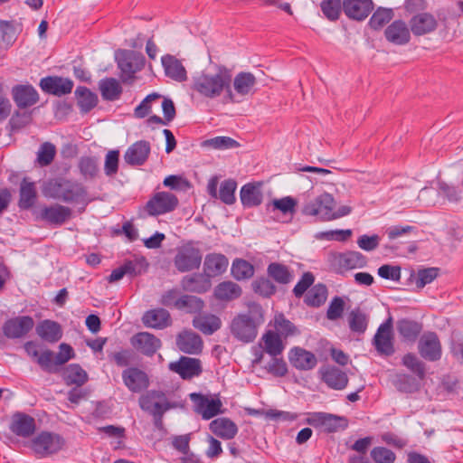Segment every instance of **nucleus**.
<instances>
[{
  "mask_svg": "<svg viewBox=\"0 0 463 463\" xmlns=\"http://www.w3.org/2000/svg\"><path fill=\"white\" fill-rule=\"evenodd\" d=\"M203 307L204 302L202 298L193 295H182L177 310H184L189 314H200Z\"/></svg>",
  "mask_w": 463,
  "mask_h": 463,
  "instance_id": "8fccbe9b",
  "label": "nucleus"
},
{
  "mask_svg": "<svg viewBox=\"0 0 463 463\" xmlns=\"http://www.w3.org/2000/svg\"><path fill=\"white\" fill-rule=\"evenodd\" d=\"M202 259L203 255L200 249L194 247L192 243H187L177 250L174 258V264L179 272L184 273L198 269Z\"/></svg>",
  "mask_w": 463,
  "mask_h": 463,
  "instance_id": "0eeeda50",
  "label": "nucleus"
},
{
  "mask_svg": "<svg viewBox=\"0 0 463 463\" xmlns=\"http://www.w3.org/2000/svg\"><path fill=\"white\" fill-rule=\"evenodd\" d=\"M130 343L132 346L142 354L152 357L161 347V340L149 332H138L135 334Z\"/></svg>",
  "mask_w": 463,
  "mask_h": 463,
  "instance_id": "412c9836",
  "label": "nucleus"
},
{
  "mask_svg": "<svg viewBox=\"0 0 463 463\" xmlns=\"http://www.w3.org/2000/svg\"><path fill=\"white\" fill-rule=\"evenodd\" d=\"M189 397L194 402V411L201 415L203 420H207L223 413L222 402L218 395L215 398H209V396L200 392H192Z\"/></svg>",
  "mask_w": 463,
  "mask_h": 463,
  "instance_id": "1a4fd4ad",
  "label": "nucleus"
},
{
  "mask_svg": "<svg viewBox=\"0 0 463 463\" xmlns=\"http://www.w3.org/2000/svg\"><path fill=\"white\" fill-rule=\"evenodd\" d=\"M265 345V351L271 356H278L282 354L285 345L281 336L272 330H268L262 336Z\"/></svg>",
  "mask_w": 463,
  "mask_h": 463,
  "instance_id": "c03bdc74",
  "label": "nucleus"
},
{
  "mask_svg": "<svg viewBox=\"0 0 463 463\" xmlns=\"http://www.w3.org/2000/svg\"><path fill=\"white\" fill-rule=\"evenodd\" d=\"M394 16V12L392 8L378 7L372 14L368 24L375 31L381 30L387 24Z\"/></svg>",
  "mask_w": 463,
  "mask_h": 463,
  "instance_id": "de8ad7c7",
  "label": "nucleus"
},
{
  "mask_svg": "<svg viewBox=\"0 0 463 463\" xmlns=\"http://www.w3.org/2000/svg\"><path fill=\"white\" fill-rule=\"evenodd\" d=\"M64 379L67 384L82 386L88 381V374L80 364H71L65 370Z\"/></svg>",
  "mask_w": 463,
  "mask_h": 463,
  "instance_id": "603ef678",
  "label": "nucleus"
},
{
  "mask_svg": "<svg viewBox=\"0 0 463 463\" xmlns=\"http://www.w3.org/2000/svg\"><path fill=\"white\" fill-rule=\"evenodd\" d=\"M143 323L146 326L164 329L172 324L170 313L163 308H154L146 311L143 317Z\"/></svg>",
  "mask_w": 463,
  "mask_h": 463,
  "instance_id": "2f4dec72",
  "label": "nucleus"
},
{
  "mask_svg": "<svg viewBox=\"0 0 463 463\" xmlns=\"http://www.w3.org/2000/svg\"><path fill=\"white\" fill-rule=\"evenodd\" d=\"M327 297V288L324 284H317L307 291L305 303L307 306L317 307L325 303Z\"/></svg>",
  "mask_w": 463,
  "mask_h": 463,
  "instance_id": "3c124183",
  "label": "nucleus"
},
{
  "mask_svg": "<svg viewBox=\"0 0 463 463\" xmlns=\"http://www.w3.org/2000/svg\"><path fill=\"white\" fill-rule=\"evenodd\" d=\"M418 349L420 356L427 361L436 362L441 358V344L435 332L424 334L419 341Z\"/></svg>",
  "mask_w": 463,
  "mask_h": 463,
  "instance_id": "dca6fc26",
  "label": "nucleus"
},
{
  "mask_svg": "<svg viewBox=\"0 0 463 463\" xmlns=\"http://www.w3.org/2000/svg\"><path fill=\"white\" fill-rule=\"evenodd\" d=\"M168 401L165 392L160 390H150L139 397L138 403L141 409H148L149 403Z\"/></svg>",
  "mask_w": 463,
  "mask_h": 463,
  "instance_id": "0e129e2a",
  "label": "nucleus"
},
{
  "mask_svg": "<svg viewBox=\"0 0 463 463\" xmlns=\"http://www.w3.org/2000/svg\"><path fill=\"white\" fill-rule=\"evenodd\" d=\"M32 115L26 111H15L9 119L8 125L12 132H18L32 122Z\"/></svg>",
  "mask_w": 463,
  "mask_h": 463,
  "instance_id": "052dcab7",
  "label": "nucleus"
},
{
  "mask_svg": "<svg viewBox=\"0 0 463 463\" xmlns=\"http://www.w3.org/2000/svg\"><path fill=\"white\" fill-rule=\"evenodd\" d=\"M288 360L293 367L300 371H308L316 367V355L302 347L295 346L288 353Z\"/></svg>",
  "mask_w": 463,
  "mask_h": 463,
  "instance_id": "a878e982",
  "label": "nucleus"
},
{
  "mask_svg": "<svg viewBox=\"0 0 463 463\" xmlns=\"http://www.w3.org/2000/svg\"><path fill=\"white\" fill-rule=\"evenodd\" d=\"M79 168L86 178H94L99 173L98 159L93 156H82L79 162Z\"/></svg>",
  "mask_w": 463,
  "mask_h": 463,
  "instance_id": "e2e57ef3",
  "label": "nucleus"
},
{
  "mask_svg": "<svg viewBox=\"0 0 463 463\" xmlns=\"http://www.w3.org/2000/svg\"><path fill=\"white\" fill-rule=\"evenodd\" d=\"M335 204L334 197L328 193H323L307 203L302 213L308 216H317L321 221H331Z\"/></svg>",
  "mask_w": 463,
  "mask_h": 463,
  "instance_id": "6e6552de",
  "label": "nucleus"
},
{
  "mask_svg": "<svg viewBox=\"0 0 463 463\" xmlns=\"http://www.w3.org/2000/svg\"><path fill=\"white\" fill-rule=\"evenodd\" d=\"M71 209L61 204L45 205L41 209L40 219L50 225L61 226L71 219Z\"/></svg>",
  "mask_w": 463,
  "mask_h": 463,
  "instance_id": "4be33fe9",
  "label": "nucleus"
},
{
  "mask_svg": "<svg viewBox=\"0 0 463 463\" xmlns=\"http://www.w3.org/2000/svg\"><path fill=\"white\" fill-rule=\"evenodd\" d=\"M9 430L18 437L30 438L36 430V422L31 415L16 411L12 415Z\"/></svg>",
  "mask_w": 463,
  "mask_h": 463,
  "instance_id": "a211bd4d",
  "label": "nucleus"
},
{
  "mask_svg": "<svg viewBox=\"0 0 463 463\" xmlns=\"http://www.w3.org/2000/svg\"><path fill=\"white\" fill-rule=\"evenodd\" d=\"M99 88L104 100H118L123 91L120 83L115 78H105L99 83Z\"/></svg>",
  "mask_w": 463,
  "mask_h": 463,
  "instance_id": "37998d69",
  "label": "nucleus"
},
{
  "mask_svg": "<svg viewBox=\"0 0 463 463\" xmlns=\"http://www.w3.org/2000/svg\"><path fill=\"white\" fill-rule=\"evenodd\" d=\"M264 322L263 309L259 304L250 306L247 313L239 314L232 320V335L243 343L252 342L258 334V327Z\"/></svg>",
  "mask_w": 463,
  "mask_h": 463,
  "instance_id": "f03ea898",
  "label": "nucleus"
},
{
  "mask_svg": "<svg viewBox=\"0 0 463 463\" xmlns=\"http://www.w3.org/2000/svg\"><path fill=\"white\" fill-rule=\"evenodd\" d=\"M55 156V146L50 142H45L41 145L37 153V163L41 166H47L52 164Z\"/></svg>",
  "mask_w": 463,
  "mask_h": 463,
  "instance_id": "680f3d73",
  "label": "nucleus"
},
{
  "mask_svg": "<svg viewBox=\"0 0 463 463\" xmlns=\"http://www.w3.org/2000/svg\"><path fill=\"white\" fill-rule=\"evenodd\" d=\"M274 326L276 333L284 338L299 334L298 327L290 320L286 318L282 313L275 316Z\"/></svg>",
  "mask_w": 463,
  "mask_h": 463,
  "instance_id": "864d4df0",
  "label": "nucleus"
},
{
  "mask_svg": "<svg viewBox=\"0 0 463 463\" xmlns=\"http://www.w3.org/2000/svg\"><path fill=\"white\" fill-rule=\"evenodd\" d=\"M322 381L334 390H343L348 383L347 374L335 366L321 369Z\"/></svg>",
  "mask_w": 463,
  "mask_h": 463,
  "instance_id": "f704fd0d",
  "label": "nucleus"
},
{
  "mask_svg": "<svg viewBox=\"0 0 463 463\" xmlns=\"http://www.w3.org/2000/svg\"><path fill=\"white\" fill-rule=\"evenodd\" d=\"M422 323L411 318H400L396 322V330L402 342L414 344L422 332Z\"/></svg>",
  "mask_w": 463,
  "mask_h": 463,
  "instance_id": "b1692460",
  "label": "nucleus"
},
{
  "mask_svg": "<svg viewBox=\"0 0 463 463\" xmlns=\"http://www.w3.org/2000/svg\"><path fill=\"white\" fill-rule=\"evenodd\" d=\"M170 368L177 373L182 379H191L202 373L199 359L183 356L175 364H171Z\"/></svg>",
  "mask_w": 463,
  "mask_h": 463,
  "instance_id": "cd10ccee",
  "label": "nucleus"
},
{
  "mask_svg": "<svg viewBox=\"0 0 463 463\" xmlns=\"http://www.w3.org/2000/svg\"><path fill=\"white\" fill-rule=\"evenodd\" d=\"M267 275L280 285H287L294 279L293 271L287 265L280 262H270L267 267Z\"/></svg>",
  "mask_w": 463,
  "mask_h": 463,
  "instance_id": "ea45409f",
  "label": "nucleus"
},
{
  "mask_svg": "<svg viewBox=\"0 0 463 463\" xmlns=\"http://www.w3.org/2000/svg\"><path fill=\"white\" fill-rule=\"evenodd\" d=\"M181 296L182 294L178 288H171L163 292L159 298V303L163 307L171 309H177Z\"/></svg>",
  "mask_w": 463,
  "mask_h": 463,
  "instance_id": "338daca9",
  "label": "nucleus"
},
{
  "mask_svg": "<svg viewBox=\"0 0 463 463\" xmlns=\"http://www.w3.org/2000/svg\"><path fill=\"white\" fill-rule=\"evenodd\" d=\"M162 66L164 67L165 73L170 79L182 82L186 80L187 72L181 61L174 55L165 54L161 58Z\"/></svg>",
  "mask_w": 463,
  "mask_h": 463,
  "instance_id": "7c9ffc66",
  "label": "nucleus"
},
{
  "mask_svg": "<svg viewBox=\"0 0 463 463\" xmlns=\"http://www.w3.org/2000/svg\"><path fill=\"white\" fill-rule=\"evenodd\" d=\"M52 189V196L65 203L79 202L87 195V190L81 184L69 180L56 182Z\"/></svg>",
  "mask_w": 463,
  "mask_h": 463,
  "instance_id": "9b49d317",
  "label": "nucleus"
},
{
  "mask_svg": "<svg viewBox=\"0 0 463 463\" xmlns=\"http://www.w3.org/2000/svg\"><path fill=\"white\" fill-rule=\"evenodd\" d=\"M256 83V77L251 72L246 71L239 72L232 81L236 93L242 97L253 94Z\"/></svg>",
  "mask_w": 463,
  "mask_h": 463,
  "instance_id": "a19ab883",
  "label": "nucleus"
},
{
  "mask_svg": "<svg viewBox=\"0 0 463 463\" xmlns=\"http://www.w3.org/2000/svg\"><path fill=\"white\" fill-rule=\"evenodd\" d=\"M37 199L35 184L29 181L27 177L23 178L20 184L18 207L21 210L31 209Z\"/></svg>",
  "mask_w": 463,
  "mask_h": 463,
  "instance_id": "c9c22d12",
  "label": "nucleus"
},
{
  "mask_svg": "<svg viewBox=\"0 0 463 463\" xmlns=\"http://www.w3.org/2000/svg\"><path fill=\"white\" fill-rule=\"evenodd\" d=\"M320 9L324 16L330 22H336L343 11L342 0H322Z\"/></svg>",
  "mask_w": 463,
  "mask_h": 463,
  "instance_id": "5fc2aeb1",
  "label": "nucleus"
},
{
  "mask_svg": "<svg viewBox=\"0 0 463 463\" xmlns=\"http://www.w3.org/2000/svg\"><path fill=\"white\" fill-rule=\"evenodd\" d=\"M119 151L110 150L106 155L104 172L108 176L115 175L118 171Z\"/></svg>",
  "mask_w": 463,
  "mask_h": 463,
  "instance_id": "774afa93",
  "label": "nucleus"
},
{
  "mask_svg": "<svg viewBox=\"0 0 463 463\" xmlns=\"http://www.w3.org/2000/svg\"><path fill=\"white\" fill-rule=\"evenodd\" d=\"M151 151L150 143L146 140H139L132 144L124 154L125 162L132 166L143 165Z\"/></svg>",
  "mask_w": 463,
  "mask_h": 463,
  "instance_id": "393cba45",
  "label": "nucleus"
},
{
  "mask_svg": "<svg viewBox=\"0 0 463 463\" xmlns=\"http://www.w3.org/2000/svg\"><path fill=\"white\" fill-rule=\"evenodd\" d=\"M34 326V321L30 316H19L7 319L2 331L5 337L9 339H18L25 336Z\"/></svg>",
  "mask_w": 463,
  "mask_h": 463,
  "instance_id": "4468645a",
  "label": "nucleus"
},
{
  "mask_svg": "<svg viewBox=\"0 0 463 463\" xmlns=\"http://www.w3.org/2000/svg\"><path fill=\"white\" fill-rule=\"evenodd\" d=\"M348 323L352 332L364 334L368 326V316L359 307L354 308L349 313Z\"/></svg>",
  "mask_w": 463,
  "mask_h": 463,
  "instance_id": "09e8293b",
  "label": "nucleus"
},
{
  "mask_svg": "<svg viewBox=\"0 0 463 463\" xmlns=\"http://www.w3.org/2000/svg\"><path fill=\"white\" fill-rule=\"evenodd\" d=\"M370 456L374 463H394L396 459L395 453L385 448V447H374L371 452Z\"/></svg>",
  "mask_w": 463,
  "mask_h": 463,
  "instance_id": "69168bd1",
  "label": "nucleus"
},
{
  "mask_svg": "<svg viewBox=\"0 0 463 463\" xmlns=\"http://www.w3.org/2000/svg\"><path fill=\"white\" fill-rule=\"evenodd\" d=\"M179 201L175 194L169 192H156L139 211V217H156L173 212Z\"/></svg>",
  "mask_w": 463,
  "mask_h": 463,
  "instance_id": "20e7f679",
  "label": "nucleus"
},
{
  "mask_svg": "<svg viewBox=\"0 0 463 463\" xmlns=\"http://www.w3.org/2000/svg\"><path fill=\"white\" fill-rule=\"evenodd\" d=\"M124 385L132 393H140L150 385L148 374L137 366L127 367L121 373Z\"/></svg>",
  "mask_w": 463,
  "mask_h": 463,
  "instance_id": "ddd939ff",
  "label": "nucleus"
},
{
  "mask_svg": "<svg viewBox=\"0 0 463 463\" xmlns=\"http://www.w3.org/2000/svg\"><path fill=\"white\" fill-rule=\"evenodd\" d=\"M402 364L406 366L411 372L415 373L420 380H423L425 378V364L420 361L414 354H406L402 357Z\"/></svg>",
  "mask_w": 463,
  "mask_h": 463,
  "instance_id": "13d9d810",
  "label": "nucleus"
},
{
  "mask_svg": "<svg viewBox=\"0 0 463 463\" xmlns=\"http://www.w3.org/2000/svg\"><path fill=\"white\" fill-rule=\"evenodd\" d=\"M236 188L237 183L233 179L224 180L221 184L218 198L225 204L234 203L236 200L234 195Z\"/></svg>",
  "mask_w": 463,
  "mask_h": 463,
  "instance_id": "bf43d9fd",
  "label": "nucleus"
},
{
  "mask_svg": "<svg viewBox=\"0 0 463 463\" xmlns=\"http://www.w3.org/2000/svg\"><path fill=\"white\" fill-rule=\"evenodd\" d=\"M373 0H343V12L350 20L362 22L373 10Z\"/></svg>",
  "mask_w": 463,
  "mask_h": 463,
  "instance_id": "aec40b11",
  "label": "nucleus"
},
{
  "mask_svg": "<svg viewBox=\"0 0 463 463\" xmlns=\"http://www.w3.org/2000/svg\"><path fill=\"white\" fill-rule=\"evenodd\" d=\"M121 267L125 271V275L136 277L146 270L148 262L145 257L141 256L134 260H126Z\"/></svg>",
  "mask_w": 463,
  "mask_h": 463,
  "instance_id": "6e6d98bb",
  "label": "nucleus"
},
{
  "mask_svg": "<svg viewBox=\"0 0 463 463\" xmlns=\"http://www.w3.org/2000/svg\"><path fill=\"white\" fill-rule=\"evenodd\" d=\"M64 445L63 438L56 433L42 431L31 441V449L42 458L59 452Z\"/></svg>",
  "mask_w": 463,
  "mask_h": 463,
  "instance_id": "423d86ee",
  "label": "nucleus"
},
{
  "mask_svg": "<svg viewBox=\"0 0 463 463\" xmlns=\"http://www.w3.org/2000/svg\"><path fill=\"white\" fill-rule=\"evenodd\" d=\"M184 291L203 294L207 292L212 286L211 279L204 273H194L184 276L181 282Z\"/></svg>",
  "mask_w": 463,
  "mask_h": 463,
  "instance_id": "bb28decb",
  "label": "nucleus"
},
{
  "mask_svg": "<svg viewBox=\"0 0 463 463\" xmlns=\"http://www.w3.org/2000/svg\"><path fill=\"white\" fill-rule=\"evenodd\" d=\"M210 430L222 439H232L238 433L236 423L229 418H217L209 424Z\"/></svg>",
  "mask_w": 463,
  "mask_h": 463,
  "instance_id": "72a5a7b5",
  "label": "nucleus"
},
{
  "mask_svg": "<svg viewBox=\"0 0 463 463\" xmlns=\"http://www.w3.org/2000/svg\"><path fill=\"white\" fill-rule=\"evenodd\" d=\"M330 262L334 270L342 274L349 269L365 267L367 259L359 251L349 250L332 254Z\"/></svg>",
  "mask_w": 463,
  "mask_h": 463,
  "instance_id": "9d476101",
  "label": "nucleus"
},
{
  "mask_svg": "<svg viewBox=\"0 0 463 463\" xmlns=\"http://www.w3.org/2000/svg\"><path fill=\"white\" fill-rule=\"evenodd\" d=\"M373 345L382 355L391 356L394 354L392 317H389L378 327L373 340Z\"/></svg>",
  "mask_w": 463,
  "mask_h": 463,
  "instance_id": "f8f14e48",
  "label": "nucleus"
},
{
  "mask_svg": "<svg viewBox=\"0 0 463 463\" xmlns=\"http://www.w3.org/2000/svg\"><path fill=\"white\" fill-rule=\"evenodd\" d=\"M75 96L81 113H89L98 105V95L85 86H79L75 90Z\"/></svg>",
  "mask_w": 463,
  "mask_h": 463,
  "instance_id": "79ce46f5",
  "label": "nucleus"
},
{
  "mask_svg": "<svg viewBox=\"0 0 463 463\" xmlns=\"http://www.w3.org/2000/svg\"><path fill=\"white\" fill-rule=\"evenodd\" d=\"M39 86L47 94L61 97L72 91L74 83L69 78L47 76L40 80Z\"/></svg>",
  "mask_w": 463,
  "mask_h": 463,
  "instance_id": "f3484780",
  "label": "nucleus"
},
{
  "mask_svg": "<svg viewBox=\"0 0 463 463\" xmlns=\"http://www.w3.org/2000/svg\"><path fill=\"white\" fill-rule=\"evenodd\" d=\"M37 335L45 342L54 344L62 337L61 326L53 320L44 319L36 326Z\"/></svg>",
  "mask_w": 463,
  "mask_h": 463,
  "instance_id": "473e14b6",
  "label": "nucleus"
},
{
  "mask_svg": "<svg viewBox=\"0 0 463 463\" xmlns=\"http://www.w3.org/2000/svg\"><path fill=\"white\" fill-rule=\"evenodd\" d=\"M305 422L327 434L345 430L348 427L346 417L324 411L308 412Z\"/></svg>",
  "mask_w": 463,
  "mask_h": 463,
  "instance_id": "39448f33",
  "label": "nucleus"
},
{
  "mask_svg": "<svg viewBox=\"0 0 463 463\" xmlns=\"http://www.w3.org/2000/svg\"><path fill=\"white\" fill-rule=\"evenodd\" d=\"M193 326L203 334L210 335L221 328L222 321L213 314L198 315L194 317Z\"/></svg>",
  "mask_w": 463,
  "mask_h": 463,
  "instance_id": "58836bf2",
  "label": "nucleus"
},
{
  "mask_svg": "<svg viewBox=\"0 0 463 463\" xmlns=\"http://www.w3.org/2000/svg\"><path fill=\"white\" fill-rule=\"evenodd\" d=\"M394 386L401 392L413 393L419 390L420 384L415 377L402 373L397 375Z\"/></svg>",
  "mask_w": 463,
  "mask_h": 463,
  "instance_id": "4d7b16f0",
  "label": "nucleus"
},
{
  "mask_svg": "<svg viewBox=\"0 0 463 463\" xmlns=\"http://www.w3.org/2000/svg\"><path fill=\"white\" fill-rule=\"evenodd\" d=\"M11 94L15 105L19 109L33 107L40 99L37 90L30 83L14 85L12 88Z\"/></svg>",
  "mask_w": 463,
  "mask_h": 463,
  "instance_id": "6ab92c4d",
  "label": "nucleus"
},
{
  "mask_svg": "<svg viewBox=\"0 0 463 463\" xmlns=\"http://www.w3.org/2000/svg\"><path fill=\"white\" fill-rule=\"evenodd\" d=\"M242 294V289L237 283L225 280L219 283L213 291L214 298L219 301L230 302L239 298Z\"/></svg>",
  "mask_w": 463,
  "mask_h": 463,
  "instance_id": "e433bc0d",
  "label": "nucleus"
},
{
  "mask_svg": "<svg viewBox=\"0 0 463 463\" xmlns=\"http://www.w3.org/2000/svg\"><path fill=\"white\" fill-rule=\"evenodd\" d=\"M231 272L236 280H245L253 277L254 266L246 260L235 259L232 264Z\"/></svg>",
  "mask_w": 463,
  "mask_h": 463,
  "instance_id": "a18cd8bd",
  "label": "nucleus"
},
{
  "mask_svg": "<svg viewBox=\"0 0 463 463\" xmlns=\"http://www.w3.org/2000/svg\"><path fill=\"white\" fill-rule=\"evenodd\" d=\"M409 26L414 36H423L434 33L438 26L437 18L430 13L421 12L411 16Z\"/></svg>",
  "mask_w": 463,
  "mask_h": 463,
  "instance_id": "2eb2a0df",
  "label": "nucleus"
},
{
  "mask_svg": "<svg viewBox=\"0 0 463 463\" xmlns=\"http://www.w3.org/2000/svg\"><path fill=\"white\" fill-rule=\"evenodd\" d=\"M251 288L255 294L265 298H271L277 292V287L269 276L257 277L252 281Z\"/></svg>",
  "mask_w": 463,
  "mask_h": 463,
  "instance_id": "49530a36",
  "label": "nucleus"
},
{
  "mask_svg": "<svg viewBox=\"0 0 463 463\" xmlns=\"http://www.w3.org/2000/svg\"><path fill=\"white\" fill-rule=\"evenodd\" d=\"M115 60L120 71V79L124 83L132 84L137 79L136 74L146 65L145 56L133 50L118 49L115 52Z\"/></svg>",
  "mask_w": 463,
  "mask_h": 463,
  "instance_id": "7ed1b4c3",
  "label": "nucleus"
},
{
  "mask_svg": "<svg viewBox=\"0 0 463 463\" xmlns=\"http://www.w3.org/2000/svg\"><path fill=\"white\" fill-rule=\"evenodd\" d=\"M229 265V260L222 253H209L204 258L203 271L208 277H216L223 274Z\"/></svg>",
  "mask_w": 463,
  "mask_h": 463,
  "instance_id": "c85d7f7f",
  "label": "nucleus"
},
{
  "mask_svg": "<svg viewBox=\"0 0 463 463\" xmlns=\"http://www.w3.org/2000/svg\"><path fill=\"white\" fill-rule=\"evenodd\" d=\"M178 348L186 354H197L203 349V340L201 336L192 331H184L180 333L176 339Z\"/></svg>",
  "mask_w": 463,
  "mask_h": 463,
  "instance_id": "c756f323",
  "label": "nucleus"
},
{
  "mask_svg": "<svg viewBox=\"0 0 463 463\" xmlns=\"http://www.w3.org/2000/svg\"><path fill=\"white\" fill-rule=\"evenodd\" d=\"M232 71L225 65H215L214 71H203L192 77L191 90L200 97L215 99L225 93V98L235 102L232 90Z\"/></svg>",
  "mask_w": 463,
  "mask_h": 463,
  "instance_id": "f257e3e1",
  "label": "nucleus"
},
{
  "mask_svg": "<svg viewBox=\"0 0 463 463\" xmlns=\"http://www.w3.org/2000/svg\"><path fill=\"white\" fill-rule=\"evenodd\" d=\"M410 26L402 19L392 22L384 30L387 42L394 45H405L411 41Z\"/></svg>",
  "mask_w": 463,
  "mask_h": 463,
  "instance_id": "5701e85b",
  "label": "nucleus"
},
{
  "mask_svg": "<svg viewBox=\"0 0 463 463\" xmlns=\"http://www.w3.org/2000/svg\"><path fill=\"white\" fill-rule=\"evenodd\" d=\"M240 198L244 208H253L261 204L263 194L259 185L248 183L241 188Z\"/></svg>",
  "mask_w": 463,
  "mask_h": 463,
  "instance_id": "4c0bfd02",
  "label": "nucleus"
}]
</instances>
